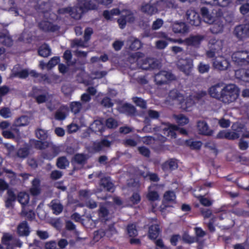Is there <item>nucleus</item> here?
Segmentation results:
<instances>
[{
  "mask_svg": "<svg viewBox=\"0 0 249 249\" xmlns=\"http://www.w3.org/2000/svg\"><path fill=\"white\" fill-rule=\"evenodd\" d=\"M169 97L172 100L176 101L177 103L182 104L184 101V98L182 94L177 89H173L169 93Z\"/></svg>",
  "mask_w": 249,
  "mask_h": 249,
  "instance_id": "27",
  "label": "nucleus"
},
{
  "mask_svg": "<svg viewBox=\"0 0 249 249\" xmlns=\"http://www.w3.org/2000/svg\"><path fill=\"white\" fill-rule=\"evenodd\" d=\"M60 61L59 57L54 56L51 58V59L47 63V68L48 70L51 69L54 66L57 65Z\"/></svg>",
  "mask_w": 249,
  "mask_h": 249,
  "instance_id": "59",
  "label": "nucleus"
},
{
  "mask_svg": "<svg viewBox=\"0 0 249 249\" xmlns=\"http://www.w3.org/2000/svg\"><path fill=\"white\" fill-rule=\"evenodd\" d=\"M210 69V65L204 62H200L197 66L198 71L200 73L208 72Z\"/></svg>",
  "mask_w": 249,
  "mask_h": 249,
  "instance_id": "52",
  "label": "nucleus"
},
{
  "mask_svg": "<svg viewBox=\"0 0 249 249\" xmlns=\"http://www.w3.org/2000/svg\"><path fill=\"white\" fill-rule=\"evenodd\" d=\"M18 200L22 205L27 204L29 200V195L25 193L21 192L18 194Z\"/></svg>",
  "mask_w": 249,
  "mask_h": 249,
  "instance_id": "47",
  "label": "nucleus"
},
{
  "mask_svg": "<svg viewBox=\"0 0 249 249\" xmlns=\"http://www.w3.org/2000/svg\"><path fill=\"white\" fill-rule=\"evenodd\" d=\"M210 31L214 34L221 33L224 28L223 21L218 18H213V21L211 24Z\"/></svg>",
  "mask_w": 249,
  "mask_h": 249,
  "instance_id": "15",
  "label": "nucleus"
},
{
  "mask_svg": "<svg viewBox=\"0 0 249 249\" xmlns=\"http://www.w3.org/2000/svg\"><path fill=\"white\" fill-rule=\"evenodd\" d=\"M34 146L39 150H43L48 148L50 145V141H42L41 140H35L34 141Z\"/></svg>",
  "mask_w": 249,
  "mask_h": 249,
  "instance_id": "42",
  "label": "nucleus"
},
{
  "mask_svg": "<svg viewBox=\"0 0 249 249\" xmlns=\"http://www.w3.org/2000/svg\"><path fill=\"white\" fill-rule=\"evenodd\" d=\"M174 118L176 120L177 123L181 125H184L189 123L188 118L183 114L174 115Z\"/></svg>",
  "mask_w": 249,
  "mask_h": 249,
  "instance_id": "43",
  "label": "nucleus"
},
{
  "mask_svg": "<svg viewBox=\"0 0 249 249\" xmlns=\"http://www.w3.org/2000/svg\"><path fill=\"white\" fill-rule=\"evenodd\" d=\"M120 14V10L118 9H113L110 11H105L103 13V15L107 19H110L111 18L112 16L114 15Z\"/></svg>",
  "mask_w": 249,
  "mask_h": 249,
  "instance_id": "53",
  "label": "nucleus"
},
{
  "mask_svg": "<svg viewBox=\"0 0 249 249\" xmlns=\"http://www.w3.org/2000/svg\"><path fill=\"white\" fill-rule=\"evenodd\" d=\"M83 104L80 102H72L70 104L71 111L75 114L80 112Z\"/></svg>",
  "mask_w": 249,
  "mask_h": 249,
  "instance_id": "44",
  "label": "nucleus"
},
{
  "mask_svg": "<svg viewBox=\"0 0 249 249\" xmlns=\"http://www.w3.org/2000/svg\"><path fill=\"white\" fill-rule=\"evenodd\" d=\"M126 44L128 49L132 51L138 50L142 46V43L141 41L134 36H130L128 38Z\"/></svg>",
  "mask_w": 249,
  "mask_h": 249,
  "instance_id": "19",
  "label": "nucleus"
},
{
  "mask_svg": "<svg viewBox=\"0 0 249 249\" xmlns=\"http://www.w3.org/2000/svg\"><path fill=\"white\" fill-rule=\"evenodd\" d=\"M120 14L124 18L126 22L132 23L135 20L134 13L129 10L124 9L121 11H120Z\"/></svg>",
  "mask_w": 249,
  "mask_h": 249,
  "instance_id": "33",
  "label": "nucleus"
},
{
  "mask_svg": "<svg viewBox=\"0 0 249 249\" xmlns=\"http://www.w3.org/2000/svg\"><path fill=\"white\" fill-rule=\"evenodd\" d=\"M87 42H85L84 40H82L81 39H74L71 41V47L72 48L75 47H85V44Z\"/></svg>",
  "mask_w": 249,
  "mask_h": 249,
  "instance_id": "55",
  "label": "nucleus"
},
{
  "mask_svg": "<svg viewBox=\"0 0 249 249\" xmlns=\"http://www.w3.org/2000/svg\"><path fill=\"white\" fill-rule=\"evenodd\" d=\"M17 231L19 236H27L29 234V227L26 221H23L18 225Z\"/></svg>",
  "mask_w": 249,
  "mask_h": 249,
  "instance_id": "23",
  "label": "nucleus"
},
{
  "mask_svg": "<svg viewBox=\"0 0 249 249\" xmlns=\"http://www.w3.org/2000/svg\"><path fill=\"white\" fill-rule=\"evenodd\" d=\"M105 235V231L102 229H100L94 232L93 239L95 242H97Z\"/></svg>",
  "mask_w": 249,
  "mask_h": 249,
  "instance_id": "58",
  "label": "nucleus"
},
{
  "mask_svg": "<svg viewBox=\"0 0 249 249\" xmlns=\"http://www.w3.org/2000/svg\"><path fill=\"white\" fill-rule=\"evenodd\" d=\"M100 185L106 188L107 191H112L113 189L114 185L111 182L109 177H105L101 179Z\"/></svg>",
  "mask_w": 249,
  "mask_h": 249,
  "instance_id": "35",
  "label": "nucleus"
},
{
  "mask_svg": "<svg viewBox=\"0 0 249 249\" xmlns=\"http://www.w3.org/2000/svg\"><path fill=\"white\" fill-rule=\"evenodd\" d=\"M213 66L215 69L219 71H225L229 67L230 63L224 57H219L215 59L213 62Z\"/></svg>",
  "mask_w": 249,
  "mask_h": 249,
  "instance_id": "16",
  "label": "nucleus"
},
{
  "mask_svg": "<svg viewBox=\"0 0 249 249\" xmlns=\"http://www.w3.org/2000/svg\"><path fill=\"white\" fill-rule=\"evenodd\" d=\"M224 89L223 84L218 83L209 88V93L212 97L220 100Z\"/></svg>",
  "mask_w": 249,
  "mask_h": 249,
  "instance_id": "13",
  "label": "nucleus"
},
{
  "mask_svg": "<svg viewBox=\"0 0 249 249\" xmlns=\"http://www.w3.org/2000/svg\"><path fill=\"white\" fill-rule=\"evenodd\" d=\"M177 128H178L177 125L164 123L160 126L154 127L153 129L154 131H162L163 133L167 136H171V138H175L176 133L174 131V129Z\"/></svg>",
  "mask_w": 249,
  "mask_h": 249,
  "instance_id": "7",
  "label": "nucleus"
},
{
  "mask_svg": "<svg viewBox=\"0 0 249 249\" xmlns=\"http://www.w3.org/2000/svg\"><path fill=\"white\" fill-rule=\"evenodd\" d=\"M30 193L33 196H37L40 193V181L37 178L32 181V185L30 188Z\"/></svg>",
  "mask_w": 249,
  "mask_h": 249,
  "instance_id": "37",
  "label": "nucleus"
},
{
  "mask_svg": "<svg viewBox=\"0 0 249 249\" xmlns=\"http://www.w3.org/2000/svg\"><path fill=\"white\" fill-rule=\"evenodd\" d=\"M197 130L200 134L211 135L212 131L209 129L208 124L204 121H198L197 122Z\"/></svg>",
  "mask_w": 249,
  "mask_h": 249,
  "instance_id": "20",
  "label": "nucleus"
},
{
  "mask_svg": "<svg viewBox=\"0 0 249 249\" xmlns=\"http://www.w3.org/2000/svg\"><path fill=\"white\" fill-rule=\"evenodd\" d=\"M205 38V36L201 35H191L185 38V44L188 46L198 48L201 42Z\"/></svg>",
  "mask_w": 249,
  "mask_h": 249,
  "instance_id": "11",
  "label": "nucleus"
},
{
  "mask_svg": "<svg viewBox=\"0 0 249 249\" xmlns=\"http://www.w3.org/2000/svg\"><path fill=\"white\" fill-rule=\"evenodd\" d=\"M30 154V149L27 147L20 148L16 150L14 159L23 160L26 158Z\"/></svg>",
  "mask_w": 249,
  "mask_h": 249,
  "instance_id": "24",
  "label": "nucleus"
},
{
  "mask_svg": "<svg viewBox=\"0 0 249 249\" xmlns=\"http://www.w3.org/2000/svg\"><path fill=\"white\" fill-rule=\"evenodd\" d=\"M238 90L234 84H229L224 86L220 101L225 104H230L234 102L238 97Z\"/></svg>",
  "mask_w": 249,
  "mask_h": 249,
  "instance_id": "2",
  "label": "nucleus"
},
{
  "mask_svg": "<svg viewBox=\"0 0 249 249\" xmlns=\"http://www.w3.org/2000/svg\"><path fill=\"white\" fill-rule=\"evenodd\" d=\"M7 194L8 196L5 201V207L9 208L13 206L12 203L15 201L16 196L14 192L10 190L7 191Z\"/></svg>",
  "mask_w": 249,
  "mask_h": 249,
  "instance_id": "38",
  "label": "nucleus"
},
{
  "mask_svg": "<svg viewBox=\"0 0 249 249\" xmlns=\"http://www.w3.org/2000/svg\"><path fill=\"white\" fill-rule=\"evenodd\" d=\"M164 8L168 7L169 8L176 9L178 7V4L176 3L175 0H163Z\"/></svg>",
  "mask_w": 249,
  "mask_h": 249,
  "instance_id": "62",
  "label": "nucleus"
},
{
  "mask_svg": "<svg viewBox=\"0 0 249 249\" xmlns=\"http://www.w3.org/2000/svg\"><path fill=\"white\" fill-rule=\"evenodd\" d=\"M111 143L112 142L108 140L107 138H104L100 141L94 142L92 145V149L95 152L105 151L110 147Z\"/></svg>",
  "mask_w": 249,
  "mask_h": 249,
  "instance_id": "9",
  "label": "nucleus"
},
{
  "mask_svg": "<svg viewBox=\"0 0 249 249\" xmlns=\"http://www.w3.org/2000/svg\"><path fill=\"white\" fill-rule=\"evenodd\" d=\"M69 161L65 156H62L58 158L57 160L56 165L58 168L64 169L69 165Z\"/></svg>",
  "mask_w": 249,
  "mask_h": 249,
  "instance_id": "41",
  "label": "nucleus"
},
{
  "mask_svg": "<svg viewBox=\"0 0 249 249\" xmlns=\"http://www.w3.org/2000/svg\"><path fill=\"white\" fill-rule=\"evenodd\" d=\"M159 62L154 61L153 59L146 58L143 60L141 67L142 69L148 70L149 69H155L159 67Z\"/></svg>",
  "mask_w": 249,
  "mask_h": 249,
  "instance_id": "28",
  "label": "nucleus"
},
{
  "mask_svg": "<svg viewBox=\"0 0 249 249\" xmlns=\"http://www.w3.org/2000/svg\"><path fill=\"white\" fill-rule=\"evenodd\" d=\"M138 150L142 155L147 158L150 157V151L148 148L145 146H140L138 148Z\"/></svg>",
  "mask_w": 249,
  "mask_h": 249,
  "instance_id": "63",
  "label": "nucleus"
},
{
  "mask_svg": "<svg viewBox=\"0 0 249 249\" xmlns=\"http://www.w3.org/2000/svg\"><path fill=\"white\" fill-rule=\"evenodd\" d=\"M127 234L130 237L136 236L138 234V231L136 225L133 224L128 225L127 227Z\"/></svg>",
  "mask_w": 249,
  "mask_h": 249,
  "instance_id": "50",
  "label": "nucleus"
},
{
  "mask_svg": "<svg viewBox=\"0 0 249 249\" xmlns=\"http://www.w3.org/2000/svg\"><path fill=\"white\" fill-rule=\"evenodd\" d=\"M133 102L135 105L142 109L147 108V102L145 100L141 97H134L132 98Z\"/></svg>",
  "mask_w": 249,
  "mask_h": 249,
  "instance_id": "45",
  "label": "nucleus"
},
{
  "mask_svg": "<svg viewBox=\"0 0 249 249\" xmlns=\"http://www.w3.org/2000/svg\"><path fill=\"white\" fill-rule=\"evenodd\" d=\"M104 123L101 120H95L90 126V129L93 132H102L104 130Z\"/></svg>",
  "mask_w": 249,
  "mask_h": 249,
  "instance_id": "30",
  "label": "nucleus"
},
{
  "mask_svg": "<svg viewBox=\"0 0 249 249\" xmlns=\"http://www.w3.org/2000/svg\"><path fill=\"white\" fill-rule=\"evenodd\" d=\"M177 65L178 69L186 75L191 74L194 67L193 60L190 58L179 59L177 63Z\"/></svg>",
  "mask_w": 249,
  "mask_h": 249,
  "instance_id": "6",
  "label": "nucleus"
},
{
  "mask_svg": "<svg viewBox=\"0 0 249 249\" xmlns=\"http://www.w3.org/2000/svg\"><path fill=\"white\" fill-rule=\"evenodd\" d=\"M106 125L108 128L114 129L118 126V123L114 118H109L106 121Z\"/></svg>",
  "mask_w": 249,
  "mask_h": 249,
  "instance_id": "51",
  "label": "nucleus"
},
{
  "mask_svg": "<svg viewBox=\"0 0 249 249\" xmlns=\"http://www.w3.org/2000/svg\"><path fill=\"white\" fill-rule=\"evenodd\" d=\"M35 134L36 137L41 141H45L48 137L47 131L41 128H36L35 131Z\"/></svg>",
  "mask_w": 249,
  "mask_h": 249,
  "instance_id": "39",
  "label": "nucleus"
},
{
  "mask_svg": "<svg viewBox=\"0 0 249 249\" xmlns=\"http://www.w3.org/2000/svg\"><path fill=\"white\" fill-rule=\"evenodd\" d=\"M31 95L36 102L40 104L46 102L49 98V93L42 89H38L36 87H34L31 92Z\"/></svg>",
  "mask_w": 249,
  "mask_h": 249,
  "instance_id": "8",
  "label": "nucleus"
},
{
  "mask_svg": "<svg viewBox=\"0 0 249 249\" xmlns=\"http://www.w3.org/2000/svg\"><path fill=\"white\" fill-rule=\"evenodd\" d=\"M143 56L144 54L140 52H137L131 54L128 58V60L130 63H134L135 62H138L139 59L143 57Z\"/></svg>",
  "mask_w": 249,
  "mask_h": 249,
  "instance_id": "48",
  "label": "nucleus"
},
{
  "mask_svg": "<svg viewBox=\"0 0 249 249\" xmlns=\"http://www.w3.org/2000/svg\"><path fill=\"white\" fill-rule=\"evenodd\" d=\"M200 13L205 22L211 24L213 21L214 17L211 15L207 8L202 7L200 9Z\"/></svg>",
  "mask_w": 249,
  "mask_h": 249,
  "instance_id": "31",
  "label": "nucleus"
},
{
  "mask_svg": "<svg viewBox=\"0 0 249 249\" xmlns=\"http://www.w3.org/2000/svg\"><path fill=\"white\" fill-rule=\"evenodd\" d=\"M187 22L192 25L199 26L201 21L198 14L193 10L189 9L186 13Z\"/></svg>",
  "mask_w": 249,
  "mask_h": 249,
  "instance_id": "12",
  "label": "nucleus"
},
{
  "mask_svg": "<svg viewBox=\"0 0 249 249\" xmlns=\"http://www.w3.org/2000/svg\"><path fill=\"white\" fill-rule=\"evenodd\" d=\"M105 232V235L109 238L117 234V231L114 227V224L109 225Z\"/></svg>",
  "mask_w": 249,
  "mask_h": 249,
  "instance_id": "49",
  "label": "nucleus"
},
{
  "mask_svg": "<svg viewBox=\"0 0 249 249\" xmlns=\"http://www.w3.org/2000/svg\"><path fill=\"white\" fill-rule=\"evenodd\" d=\"M235 75L237 78L249 82V69L237 70L235 71Z\"/></svg>",
  "mask_w": 249,
  "mask_h": 249,
  "instance_id": "34",
  "label": "nucleus"
},
{
  "mask_svg": "<svg viewBox=\"0 0 249 249\" xmlns=\"http://www.w3.org/2000/svg\"><path fill=\"white\" fill-rule=\"evenodd\" d=\"M140 10L142 13L148 16H152L158 13L157 7L154 6L152 2L142 3Z\"/></svg>",
  "mask_w": 249,
  "mask_h": 249,
  "instance_id": "17",
  "label": "nucleus"
},
{
  "mask_svg": "<svg viewBox=\"0 0 249 249\" xmlns=\"http://www.w3.org/2000/svg\"><path fill=\"white\" fill-rule=\"evenodd\" d=\"M49 207L53 210V213L56 215L60 213L63 210V206L60 202L57 199L53 200L50 203Z\"/></svg>",
  "mask_w": 249,
  "mask_h": 249,
  "instance_id": "25",
  "label": "nucleus"
},
{
  "mask_svg": "<svg viewBox=\"0 0 249 249\" xmlns=\"http://www.w3.org/2000/svg\"><path fill=\"white\" fill-rule=\"evenodd\" d=\"M29 123V118L26 116H22L15 121L11 128L13 131H18V130L14 127L24 126L28 125Z\"/></svg>",
  "mask_w": 249,
  "mask_h": 249,
  "instance_id": "21",
  "label": "nucleus"
},
{
  "mask_svg": "<svg viewBox=\"0 0 249 249\" xmlns=\"http://www.w3.org/2000/svg\"><path fill=\"white\" fill-rule=\"evenodd\" d=\"M88 158V156L86 154H76L72 158L71 162L77 163L82 167L86 164Z\"/></svg>",
  "mask_w": 249,
  "mask_h": 249,
  "instance_id": "26",
  "label": "nucleus"
},
{
  "mask_svg": "<svg viewBox=\"0 0 249 249\" xmlns=\"http://www.w3.org/2000/svg\"><path fill=\"white\" fill-rule=\"evenodd\" d=\"M210 48L212 50L219 51L222 49V41L215 39H211L209 41Z\"/></svg>",
  "mask_w": 249,
  "mask_h": 249,
  "instance_id": "46",
  "label": "nucleus"
},
{
  "mask_svg": "<svg viewBox=\"0 0 249 249\" xmlns=\"http://www.w3.org/2000/svg\"><path fill=\"white\" fill-rule=\"evenodd\" d=\"M39 28L44 32H55L57 31L59 27L58 25L52 23L48 21H41L38 23Z\"/></svg>",
  "mask_w": 249,
  "mask_h": 249,
  "instance_id": "18",
  "label": "nucleus"
},
{
  "mask_svg": "<svg viewBox=\"0 0 249 249\" xmlns=\"http://www.w3.org/2000/svg\"><path fill=\"white\" fill-rule=\"evenodd\" d=\"M118 110L122 113L126 114L130 117H134L137 115L136 108L133 105L129 103H124L118 107Z\"/></svg>",
  "mask_w": 249,
  "mask_h": 249,
  "instance_id": "10",
  "label": "nucleus"
},
{
  "mask_svg": "<svg viewBox=\"0 0 249 249\" xmlns=\"http://www.w3.org/2000/svg\"><path fill=\"white\" fill-rule=\"evenodd\" d=\"M147 199L151 201H154L159 199V195L156 191L149 190L146 195Z\"/></svg>",
  "mask_w": 249,
  "mask_h": 249,
  "instance_id": "54",
  "label": "nucleus"
},
{
  "mask_svg": "<svg viewBox=\"0 0 249 249\" xmlns=\"http://www.w3.org/2000/svg\"><path fill=\"white\" fill-rule=\"evenodd\" d=\"M1 242L5 249H15V247L20 248L22 243L18 238L9 233H4L1 238Z\"/></svg>",
  "mask_w": 249,
  "mask_h": 249,
  "instance_id": "3",
  "label": "nucleus"
},
{
  "mask_svg": "<svg viewBox=\"0 0 249 249\" xmlns=\"http://www.w3.org/2000/svg\"><path fill=\"white\" fill-rule=\"evenodd\" d=\"M164 199L168 202L174 201L176 199V195L173 191H167L164 195Z\"/></svg>",
  "mask_w": 249,
  "mask_h": 249,
  "instance_id": "57",
  "label": "nucleus"
},
{
  "mask_svg": "<svg viewBox=\"0 0 249 249\" xmlns=\"http://www.w3.org/2000/svg\"><path fill=\"white\" fill-rule=\"evenodd\" d=\"M160 232L158 225H152L149 227L148 236L151 239H156L160 234Z\"/></svg>",
  "mask_w": 249,
  "mask_h": 249,
  "instance_id": "32",
  "label": "nucleus"
},
{
  "mask_svg": "<svg viewBox=\"0 0 249 249\" xmlns=\"http://www.w3.org/2000/svg\"><path fill=\"white\" fill-rule=\"evenodd\" d=\"M234 32L237 37L239 38L249 36V24L236 26Z\"/></svg>",
  "mask_w": 249,
  "mask_h": 249,
  "instance_id": "14",
  "label": "nucleus"
},
{
  "mask_svg": "<svg viewBox=\"0 0 249 249\" xmlns=\"http://www.w3.org/2000/svg\"><path fill=\"white\" fill-rule=\"evenodd\" d=\"M95 8L96 5L90 0H77V5L71 8L70 16L75 19H79L84 12Z\"/></svg>",
  "mask_w": 249,
  "mask_h": 249,
  "instance_id": "1",
  "label": "nucleus"
},
{
  "mask_svg": "<svg viewBox=\"0 0 249 249\" xmlns=\"http://www.w3.org/2000/svg\"><path fill=\"white\" fill-rule=\"evenodd\" d=\"M0 43L7 46L13 44V40L8 33H0Z\"/></svg>",
  "mask_w": 249,
  "mask_h": 249,
  "instance_id": "36",
  "label": "nucleus"
},
{
  "mask_svg": "<svg viewBox=\"0 0 249 249\" xmlns=\"http://www.w3.org/2000/svg\"><path fill=\"white\" fill-rule=\"evenodd\" d=\"M38 53L39 55L46 57L51 54V50L47 44H43L38 49Z\"/></svg>",
  "mask_w": 249,
  "mask_h": 249,
  "instance_id": "40",
  "label": "nucleus"
},
{
  "mask_svg": "<svg viewBox=\"0 0 249 249\" xmlns=\"http://www.w3.org/2000/svg\"><path fill=\"white\" fill-rule=\"evenodd\" d=\"M71 11V7H63L57 10V13L59 16H66L67 14L70 15Z\"/></svg>",
  "mask_w": 249,
  "mask_h": 249,
  "instance_id": "64",
  "label": "nucleus"
},
{
  "mask_svg": "<svg viewBox=\"0 0 249 249\" xmlns=\"http://www.w3.org/2000/svg\"><path fill=\"white\" fill-rule=\"evenodd\" d=\"M99 207L100 208L98 210L99 216L102 217H106L109 214V212L107 208L102 204H100Z\"/></svg>",
  "mask_w": 249,
  "mask_h": 249,
  "instance_id": "61",
  "label": "nucleus"
},
{
  "mask_svg": "<svg viewBox=\"0 0 249 249\" xmlns=\"http://www.w3.org/2000/svg\"><path fill=\"white\" fill-rule=\"evenodd\" d=\"M107 74L106 71H94L91 73V77L92 79H100Z\"/></svg>",
  "mask_w": 249,
  "mask_h": 249,
  "instance_id": "56",
  "label": "nucleus"
},
{
  "mask_svg": "<svg viewBox=\"0 0 249 249\" xmlns=\"http://www.w3.org/2000/svg\"><path fill=\"white\" fill-rule=\"evenodd\" d=\"M175 79V75L168 71H161L155 75V82L158 86L166 84L168 81Z\"/></svg>",
  "mask_w": 249,
  "mask_h": 249,
  "instance_id": "5",
  "label": "nucleus"
},
{
  "mask_svg": "<svg viewBox=\"0 0 249 249\" xmlns=\"http://www.w3.org/2000/svg\"><path fill=\"white\" fill-rule=\"evenodd\" d=\"M233 62L238 66L249 64V51H239L234 52L231 56Z\"/></svg>",
  "mask_w": 249,
  "mask_h": 249,
  "instance_id": "4",
  "label": "nucleus"
},
{
  "mask_svg": "<svg viewBox=\"0 0 249 249\" xmlns=\"http://www.w3.org/2000/svg\"><path fill=\"white\" fill-rule=\"evenodd\" d=\"M172 30L175 33L183 34L188 32V29L184 23L177 22L172 25Z\"/></svg>",
  "mask_w": 249,
  "mask_h": 249,
  "instance_id": "29",
  "label": "nucleus"
},
{
  "mask_svg": "<svg viewBox=\"0 0 249 249\" xmlns=\"http://www.w3.org/2000/svg\"><path fill=\"white\" fill-rule=\"evenodd\" d=\"M178 165L176 160L171 159L166 161L162 164V169L164 171H169L177 169Z\"/></svg>",
  "mask_w": 249,
  "mask_h": 249,
  "instance_id": "22",
  "label": "nucleus"
},
{
  "mask_svg": "<svg viewBox=\"0 0 249 249\" xmlns=\"http://www.w3.org/2000/svg\"><path fill=\"white\" fill-rule=\"evenodd\" d=\"M101 105L106 108H109L113 106V103L111 101V99L107 97H104L100 102Z\"/></svg>",
  "mask_w": 249,
  "mask_h": 249,
  "instance_id": "60",
  "label": "nucleus"
}]
</instances>
